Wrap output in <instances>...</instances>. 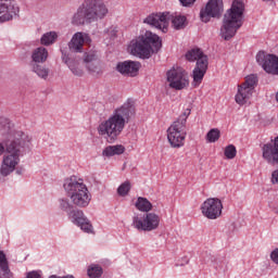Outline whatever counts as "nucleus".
Here are the masks:
<instances>
[{
	"mask_svg": "<svg viewBox=\"0 0 278 278\" xmlns=\"http://www.w3.org/2000/svg\"><path fill=\"white\" fill-rule=\"evenodd\" d=\"M238 153V150H236V146L229 144L225 148L224 155L227 160H233Z\"/></svg>",
	"mask_w": 278,
	"mask_h": 278,
	"instance_id": "33",
	"label": "nucleus"
},
{
	"mask_svg": "<svg viewBox=\"0 0 278 278\" xmlns=\"http://www.w3.org/2000/svg\"><path fill=\"white\" fill-rule=\"evenodd\" d=\"M56 40H58V33L55 31H48L43 34L40 38V42L41 45H43V47H49L53 45Z\"/></svg>",
	"mask_w": 278,
	"mask_h": 278,
	"instance_id": "28",
	"label": "nucleus"
},
{
	"mask_svg": "<svg viewBox=\"0 0 278 278\" xmlns=\"http://www.w3.org/2000/svg\"><path fill=\"white\" fill-rule=\"evenodd\" d=\"M270 260H271V262H274V264H278V248H276L274 251H271Z\"/></svg>",
	"mask_w": 278,
	"mask_h": 278,
	"instance_id": "37",
	"label": "nucleus"
},
{
	"mask_svg": "<svg viewBox=\"0 0 278 278\" xmlns=\"http://www.w3.org/2000/svg\"><path fill=\"white\" fill-rule=\"evenodd\" d=\"M23 170H25V169H23V168H17V169H16V174H17V175H23Z\"/></svg>",
	"mask_w": 278,
	"mask_h": 278,
	"instance_id": "41",
	"label": "nucleus"
},
{
	"mask_svg": "<svg viewBox=\"0 0 278 278\" xmlns=\"http://www.w3.org/2000/svg\"><path fill=\"white\" fill-rule=\"evenodd\" d=\"M262 157L269 166H278V136L263 144Z\"/></svg>",
	"mask_w": 278,
	"mask_h": 278,
	"instance_id": "17",
	"label": "nucleus"
},
{
	"mask_svg": "<svg viewBox=\"0 0 278 278\" xmlns=\"http://www.w3.org/2000/svg\"><path fill=\"white\" fill-rule=\"evenodd\" d=\"M135 207L139 210V212H146V214H149L151 210H153V204L143 197H139L135 203Z\"/></svg>",
	"mask_w": 278,
	"mask_h": 278,
	"instance_id": "26",
	"label": "nucleus"
},
{
	"mask_svg": "<svg viewBox=\"0 0 278 278\" xmlns=\"http://www.w3.org/2000/svg\"><path fill=\"white\" fill-rule=\"evenodd\" d=\"M271 184L275 186L278 184V169H275L271 173V179H270Z\"/></svg>",
	"mask_w": 278,
	"mask_h": 278,
	"instance_id": "39",
	"label": "nucleus"
},
{
	"mask_svg": "<svg viewBox=\"0 0 278 278\" xmlns=\"http://www.w3.org/2000/svg\"><path fill=\"white\" fill-rule=\"evenodd\" d=\"M30 68L33 73H36L41 79L49 77V68L42 65V63H30Z\"/></svg>",
	"mask_w": 278,
	"mask_h": 278,
	"instance_id": "27",
	"label": "nucleus"
},
{
	"mask_svg": "<svg viewBox=\"0 0 278 278\" xmlns=\"http://www.w3.org/2000/svg\"><path fill=\"white\" fill-rule=\"evenodd\" d=\"M63 188L68 199H71L73 205L76 207H88V205H90L92 194H90L84 180L77 179L76 176H72L64 180Z\"/></svg>",
	"mask_w": 278,
	"mask_h": 278,
	"instance_id": "6",
	"label": "nucleus"
},
{
	"mask_svg": "<svg viewBox=\"0 0 278 278\" xmlns=\"http://www.w3.org/2000/svg\"><path fill=\"white\" fill-rule=\"evenodd\" d=\"M99 61V55H97L96 51L86 52L84 54V62L87 66V64H92V62Z\"/></svg>",
	"mask_w": 278,
	"mask_h": 278,
	"instance_id": "32",
	"label": "nucleus"
},
{
	"mask_svg": "<svg viewBox=\"0 0 278 278\" xmlns=\"http://www.w3.org/2000/svg\"><path fill=\"white\" fill-rule=\"evenodd\" d=\"M167 81L169 88L173 90H185L190 86V78L188 77V72L181 67H176L167 71L166 73Z\"/></svg>",
	"mask_w": 278,
	"mask_h": 278,
	"instance_id": "12",
	"label": "nucleus"
},
{
	"mask_svg": "<svg viewBox=\"0 0 278 278\" xmlns=\"http://www.w3.org/2000/svg\"><path fill=\"white\" fill-rule=\"evenodd\" d=\"M263 1H274V0H263Z\"/></svg>",
	"mask_w": 278,
	"mask_h": 278,
	"instance_id": "44",
	"label": "nucleus"
},
{
	"mask_svg": "<svg viewBox=\"0 0 278 278\" xmlns=\"http://www.w3.org/2000/svg\"><path fill=\"white\" fill-rule=\"evenodd\" d=\"M59 207L61 212H66L68 218L74 225L80 227L85 233H92V224L90 219L84 215V211L75 208V204L71 203L67 198H62L59 200Z\"/></svg>",
	"mask_w": 278,
	"mask_h": 278,
	"instance_id": "8",
	"label": "nucleus"
},
{
	"mask_svg": "<svg viewBox=\"0 0 278 278\" xmlns=\"http://www.w3.org/2000/svg\"><path fill=\"white\" fill-rule=\"evenodd\" d=\"M87 275L90 278H99L103 275V267L101 265H91L87 269Z\"/></svg>",
	"mask_w": 278,
	"mask_h": 278,
	"instance_id": "29",
	"label": "nucleus"
},
{
	"mask_svg": "<svg viewBox=\"0 0 278 278\" xmlns=\"http://www.w3.org/2000/svg\"><path fill=\"white\" fill-rule=\"evenodd\" d=\"M170 21V13H152L148 15L143 23L150 25L151 27H155L156 29H161L163 34L168 31V23Z\"/></svg>",
	"mask_w": 278,
	"mask_h": 278,
	"instance_id": "16",
	"label": "nucleus"
},
{
	"mask_svg": "<svg viewBox=\"0 0 278 278\" xmlns=\"http://www.w3.org/2000/svg\"><path fill=\"white\" fill-rule=\"evenodd\" d=\"M162 49V38L151 30H146L131 41L130 53L140 60H149L153 53H159Z\"/></svg>",
	"mask_w": 278,
	"mask_h": 278,
	"instance_id": "5",
	"label": "nucleus"
},
{
	"mask_svg": "<svg viewBox=\"0 0 278 278\" xmlns=\"http://www.w3.org/2000/svg\"><path fill=\"white\" fill-rule=\"evenodd\" d=\"M61 54L62 62L66 64L73 75H75L76 77H81L84 75V71L79 68V61L68 56L66 50H61Z\"/></svg>",
	"mask_w": 278,
	"mask_h": 278,
	"instance_id": "20",
	"label": "nucleus"
},
{
	"mask_svg": "<svg viewBox=\"0 0 278 278\" xmlns=\"http://www.w3.org/2000/svg\"><path fill=\"white\" fill-rule=\"evenodd\" d=\"M223 12V0H208L205 8L200 11V18L202 23H210L211 18H220Z\"/></svg>",
	"mask_w": 278,
	"mask_h": 278,
	"instance_id": "14",
	"label": "nucleus"
},
{
	"mask_svg": "<svg viewBox=\"0 0 278 278\" xmlns=\"http://www.w3.org/2000/svg\"><path fill=\"white\" fill-rule=\"evenodd\" d=\"M256 62L268 75H278V56L276 54L258 51Z\"/></svg>",
	"mask_w": 278,
	"mask_h": 278,
	"instance_id": "15",
	"label": "nucleus"
},
{
	"mask_svg": "<svg viewBox=\"0 0 278 278\" xmlns=\"http://www.w3.org/2000/svg\"><path fill=\"white\" fill-rule=\"evenodd\" d=\"M49 58V50L45 47L36 48L31 53L30 64H45Z\"/></svg>",
	"mask_w": 278,
	"mask_h": 278,
	"instance_id": "23",
	"label": "nucleus"
},
{
	"mask_svg": "<svg viewBox=\"0 0 278 278\" xmlns=\"http://www.w3.org/2000/svg\"><path fill=\"white\" fill-rule=\"evenodd\" d=\"M140 62L138 61H122L116 64L115 71L123 75V77H138L140 73Z\"/></svg>",
	"mask_w": 278,
	"mask_h": 278,
	"instance_id": "19",
	"label": "nucleus"
},
{
	"mask_svg": "<svg viewBox=\"0 0 278 278\" xmlns=\"http://www.w3.org/2000/svg\"><path fill=\"white\" fill-rule=\"evenodd\" d=\"M132 227L137 231H155L160 227V215L155 213L137 214L132 217Z\"/></svg>",
	"mask_w": 278,
	"mask_h": 278,
	"instance_id": "10",
	"label": "nucleus"
},
{
	"mask_svg": "<svg viewBox=\"0 0 278 278\" xmlns=\"http://www.w3.org/2000/svg\"><path fill=\"white\" fill-rule=\"evenodd\" d=\"M276 101H277V103H278V92L276 93Z\"/></svg>",
	"mask_w": 278,
	"mask_h": 278,
	"instance_id": "42",
	"label": "nucleus"
},
{
	"mask_svg": "<svg viewBox=\"0 0 278 278\" xmlns=\"http://www.w3.org/2000/svg\"><path fill=\"white\" fill-rule=\"evenodd\" d=\"M258 81L257 74H250L245 77V81L238 86V92L235 96V101L238 105H244V103L251 99L253 90H255V86H257Z\"/></svg>",
	"mask_w": 278,
	"mask_h": 278,
	"instance_id": "11",
	"label": "nucleus"
},
{
	"mask_svg": "<svg viewBox=\"0 0 278 278\" xmlns=\"http://www.w3.org/2000/svg\"><path fill=\"white\" fill-rule=\"evenodd\" d=\"M26 278H42V271L33 270L26 274Z\"/></svg>",
	"mask_w": 278,
	"mask_h": 278,
	"instance_id": "36",
	"label": "nucleus"
},
{
	"mask_svg": "<svg viewBox=\"0 0 278 278\" xmlns=\"http://www.w3.org/2000/svg\"><path fill=\"white\" fill-rule=\"evenodd\" d=\"M0 278H14V274L10 269V262L3 250H0Z\"/></svg>",
	"mask_w": 278,
	"mask_h": 278,
	"instance_id": "21",
	"label": "nucleus"
},
{
	"mask_svg": "<svg viewBox=\"0 0 278 278\" xmlns=\"http://www.w3.org/2000/svg\"><path fill=\"white\" fill-rule=\"evenodd\" d=\"M188 116H190V110L179 115L177 121L167 129V139L173 149H181L186 142V136H188V131L186 130Z\"/></svg>",
	"mask_w": 278,
	"mask_h": 278,
	"instance_id": "9",
	"label": "nucleus"
},
{
	"mask_svg": "<svg viewBox=\"0 0 278 278\" xmlns=\"http://www.w3.org/2000/svg\"><path fill=\"white\" fill-rule=\"evenodd\" d=\"M87 71L91 73V75H99L101 73V67L99 66V61H93L86 65Z\"/></svg>",
	"mask_w": 278,
	"mask_h": 278,
	"instance_id": "34",
	"label": "nucleus"
},
{
	"mask_svg": "<svg viewBox=\"0 0 278 278\" xmlns=\"http://www.w3.org/2000/svg\"><path fill=\"white\" fill-rule=\"evenodd\" d=\"M181 5H184V8H190V5H194V2L197 0H179Z\"/></svg>",
	"mask_w": 278,
	"mask_h": 278,
	"instance_id": "38",
	"label": "nucleus"
},
{
	"mask_svg": "<svg viewBox=\"0 0 278 278\" xmlns=\"http://www.w3.org/2000/svg\"><path fill=\"white\" fill-rule=\"evenodd\" d=\"M21 134H25L23 131H17L14 139H9V140H16V139H21ZM9 140L4 141L3 143H0V155H3V153H5V142H8Z\"/></svg>",
	"mask_w": 278,
	"mask_h": 278,
	"instance_id": "35",
	"label": "nucleus"
},
{
	"mask_svg": "<svg viewBox=\"0 0 278 278\" xmlns=\"http://www.w3.org/2000/svg\"><path fill=\"white\" fill-rule=\"evenodd\" d=\"M184 263H177L176 266H186V264H189L190 260L188 257L182 258Z\"/></svg>",
	"mask_w": 278,
	"mask_h": 278,
	"instance_id": "40",
	"label": "nucleus"
},
{
	"mask_svg": "<svg viewBox=\"0 0 278 278\" xmlns=\"http://www.w3.org/2000/svg\"><path fill=\"white\" fill-rule=\"evenodd\" d=\"M130 190L131 182H129V180H126L117 188V194H119V197H127Z\"/></svg>",
	"mask_w": 278,
	"mask_h": 278,
	"instance_id": "30",
	"label": "nucleus"
},
{
	"mask_svg": "<svg viewBox=\"0 0 278 278\" xmlns=\"http://www.w3.org/2000/svg\"><path fill=\"white\" fill-rule=\"evenodd\" d=\"M185 58L188 62H197L192 71V86L193 88H199L203 83L205 73H207V66H210L207 55L201 49L193 48L186 53Z\"/></svg>",
	"mask_w": 278,
	"mask_h": 278,
	"instance_id": "7",
	"label": "nucleus"
},
{
	"mask_svg": "<svg viewBox=\"0 0 278 278\" xmlns=\"http://www.w3.org/2000/svg\"><path fill=\"white\" fill-rule=\"evenodd\" d=\"M169 21H172V26L177 31L186 29V27H188V17H186V15H169Z\"/></svg>",
	"mask_w": 278,
	"mask_h": 278,
	"instance_id": "24",
	"label": "nucleus"
},
{
	"mask_svg": "<svg viewBox=\"0 0 278 278\" xmlns=\"http://www.w3.org/2000/svg\"><path fill=\"white\" fill-rule=\"evenodd\" d=\"M68 49L72 53H81L84 51V35L76 33L68 42Z\"/></svg>",
	"mask_w": 278,
	"mask_h": 278,
	"instance_id": "22",
	"label": "nucleus"
},
{
	"mask_svg": "<svg viewBox=\"0 0 278 278\" xmlns=\"http://www.w3.org/2000/svg\"><path fill=\"white\" fill-rule=\"evenodd\" d=\"M220 138V130L218 128H212L207 134H206V140L207 142H217Z\"/></svg>",
	"mask_w": 278,
	"mask_h": 278,
	"instance_id": "31",
	"label": "nucleus"
},
{
	"mask_svg": "<svg viewBox=\"0 0 278 278\" xmlns=\"http://www.w3.org/2000/svg\"><path fill=\"white\" fill-rule=\"evenodd\" d=\"M31 140L25 134L21 132V139L9 140L5 142V151L9 155L3 157L0 174L2 177H8L14 173L16 165L21 162V155L29 149Z\"/></svg>",
	"mask_w": 278,
	"mask_h": 278,
	"instance_id": "2",
	"label": "nucleus"
},
{
	"mask_svg": "<svg viewBox=\"0 0 278 278\" xmlns=\"http://www.w3.org/2000/svg\"><path fill=\"white\" fill-rule=\"evenodd\" d=\"M201 212L208 220H216L223 215V202L218 198H208L202 203Z\"/></svg>",
	"mask_w": 278,
	"mask_h": 278,
	"instance_id": "13",
	"label": "nucleus"
},
{
	"mask_svg": "<svg viewBox=\"0 0 278 278\" xmlns=\"http://www.w3.org/2000/svg\"><path fill=\"white\" fill-rule=\"evenodd\" d=\"M108 7L102 0H86L74 14L72 24L79 27V25H90L97 23L108 16Z\"/></svg>",
	"mask_w": 278,
	"mask_h": 278,
	"instance_id": "3",
	"label": "nucleus"
},
{
	"mask_svg": "<svg viewBox=\"0 0 278 278\" xmlns=\"http://www.w3.org/2000/svg\"><path fill=\"white\" fill-rule=\"evenodd\" d=\"M125 147L123 144L109 146L102 151L103 157H114V155H123Z\"/></svg>",
	"mask_w": 278,
	"mask_h": 278,
	"instance_id": "25",
	"label": "nucleus"
},
{
	"mask_svg": "<svg viewBox=\"0 0 278 278\" xmlns=\"http://www.w3.org/2000/svg\"><path fill=\"white\" fill-rule=\"evenodd\" d=\"M244 20V2L233 0L230 9L224 14L223 25L220 28V36L224 40H231L238 29L242 27Z\"/></svg>",
	"mask_w": 278,
	"mask_h": 278,
	"instance_id": "4",
	"label": "nucleus"
},
{
	"mask_svg": "<svg viewBox=\"0 0 278 278\" xmlns=\"http://www.w3.org/2000/svg\"><path fill=\"white\" fill-rule=\"evenodd\" d=\"M113 36H116V31L112 30Z\"/></svg>",
	"mask_w": 278,
	"mask_h": 278,
	"instance_id": "43",
	"label": "nucleus"
},
{
	"mask_svg": "<svg viewBox=\"0 0 278 278\" xmlns=\"http://www.w3.org/2000/svg\"><path fill=\"white\" fill-rule=\"evenodd\" d=\"M20 12L18 5L14 0H0V23H7L12 21L14 16H17Z\"/></svg>",
	"mask_w": 278,
	"mask_h": 278,
	"instance_id": "18",
	"label": "nucleus"
},
{
	"mask_svg": "<svg viewBox=\"0 0 278 278\" xmlns=\"http://www.w3.org/2000/svg\"><path fill=\"white\" fill-rule=\"evenodd\" d=\"M136 115V106L131 102L124 103L113 114L98 126L99 136H106L108 142H116L123 134L125 125Z\"/></svg>",
	"mask_w": 278,
	"mask_h": 278,
	"instance_id": "1",
	"label": "nucleus"
}]
</instances>
